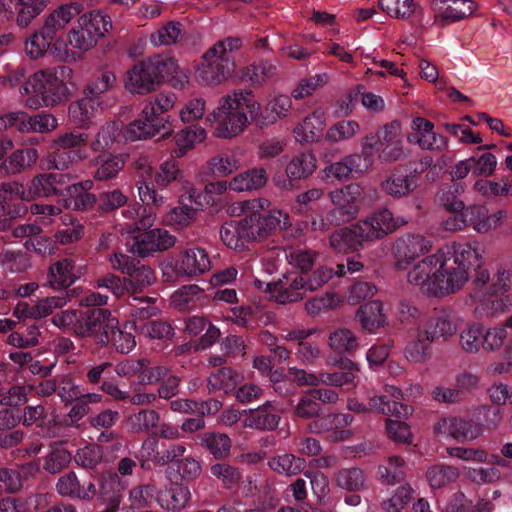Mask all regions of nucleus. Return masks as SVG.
Listing matches in <instances>:
<instances>
[{
	"instance_id": "obj_14",
	"label": "nucleus",
	"mask_w": 512,
	"mask_h": 512,
	"mask_svg": "<svg viewBox=\"0 0 512 512\" xmlns=\"http://www.w3.org/2000/svg\"><path fill=\"white\" fill-rule=\"evenodd\" d=\"M171 132V123L163 116H156L154 106H145L139 117L126 127L124 137L128 141L134 142L155 136L165 138Z\"/></svg>"
},
{
	"instance_id": "obj_42",
	"label": "nucleus",
	"mask_w": 512,
	"mask_h": 512,
	"mask_svg": "<svg viewBox=\"0 0 512 512\" xmlns=\"http://www.w3.org/2000/svg\"><path fill=\"white\" fill-rule=\"evenodd\" d=\"M324 112L315 110L306 116L294 129L295 139L300 143H311L318 139L323 129Z\"/></svg>"
},
{
	"instance_id": "obj_6",
	"label": "nucleus",
	"mask_w": 512,
	"mask_h": 512,
	"mask_svg": "<svg viewBox=\"0 0 512 512\" xmlns=\"http://www.w3.org/2000/svg\"><path fill=\"white\" fill-rule=\"evenodd\" d=\"M241 46L239 37H226L216 42L203 56V62L197 69L198 80L206 85H215L228 79L235 70V53Z\"/></svg>"
},
{
	"instance_id": "obj_39",
	"label": "nucleus",
	"mask_w": 512,
	"mask_h": 512,
	"mask_svg": "<svg viewBox=\"0 0 512 512\" xmlns=\"http://www.w3.org/2000/svg\"><path fill=\"white\" fill-rule=\"evenodd\" d=\"M117 320L106 325L107 332H102L98 336V343L102 345H112L122 354L129 353L136 345L135 337L126 331L117 327Z\"/></svg>"
},
{
	"instance_id": "obj_36",
	"label": "nucleus",
	"mask_w": 512,
	"mask_h": 512,
	"mask_svg": "<svg viewBox=\"0 0 512 512\" xmlns=\"http://www.w3.org/2000/svg\"><path fill=\"white\" fill-rule=\"evenodd\" d=\"M312 334L313 330L297 329L289 331L285 336H283V338L288 341L297 342L295 355L302 363L305 364L313 363L320 355L318 345L307 340Z\"/></svg>"
},
{
	"instance_id": "obj_22",
	"label": "nucleus",
	"mask_w": 512,
	"mask_h": 512,
	"mask_svg": "<svg viewBox=\"0 0 512 512\" xmlns=\"http://www.w3.org/2000/svg\"><path fill=\"white\" fill-rule=\"evenodd\" d=\"M77 327L75 334L80 337L95 335L98 343V336L102 332H107L106 325L115 322V318L111 316L108 309L102 307H86L78 310Z\"/></svg>"
},
{
	"instance_id": "obj_50",
	"label": "nucleus",
	"mask_w": 512,
	"mask_h": 512,
	"mask_svg": "<svg viewBox=\"0 0 512 512\" xmlns=\"http://www.w3.org/2000/svg\"><path fill=\"white\" fill-rule=\"evenodd\" d=\"M377 479L385 485H394L404 481L406 477V462L400 456H390L377 469Z\"/></svg>"
},
{
	"instance_id": "obj_37",
	"label": "nucleus",
	"mask_w": 512,
	"mask_h": 512,
	"mask_svg": "<svg viewBox=\"0 0 512 512\" xmlns=\"http://www.w3.org/2000/svg\"><path fill=\"white\" fill-rule=\"evenodd\" d=\"M146 183H153V186L157 185L161 190L160 193H163L164 188H168L170 186L181 185L183 188H186V184L188 182L184 179V172L179 168V163L175 160H168L163 162L159 169L155 172L153 176V181H145Z\"/></svg>"
},
{
	"instance_id": "obj_21",
	"label": "nucleus",
	"mask_w": 512,
	"mask_h": 512,
	"mask_svg": "<svg viewBox=\"0 0 512 512\" xmlns=\"http://www.w3.org/2000/svg\"><path fill=\"white\" fill-rule=\"evenodd\" d=\"M301 274L289 272L277 281L265 284V292L269 293L276 302L287 304L302 300L306 291Z\"/></svg>"
},
{
	"instance_id": "obj_63",
	"label": "nucleus",
	"mask_w": 512,
	"mask_h": 512,
	"mask_svg": "<svg viewBox=\"0 0 512 512\" xmlns=\"http://www.w3.org/2000/svg\"><path fill=\"white\" fill-rule=\"evenodd\" d=\"M98 167L94 172V178L98 181H106L115 178L123 169L125 160L121 155L99 158Z\"/></svg>"
},
{
	"instance_id": "obj_58",
	"label": "nucleus",
	"mask_w": 512,
	"mask_h": 512,
	"mask_svg": "<svg viewBox=\"0 0 512 512\" xmlns=\"http://www.w3.org/2000/svg\"><path fill=\"white\" fill-rule=\"evenodd\" d=\"M276 67L268 61L253 63L241 71V79L253 86H260L274 74Z\"/></svg>"
},
{
	"instance_id": "obj_24",
	"label": "nucleus",
	"mask_w": 512,
	"mask_h": 512,
	"mask_svg": "<svg viewBox=\"0 0 512 512\" xmlns=\"http://www.w3.org/2000/svg\"><path fill=\"white\" fill-rule=\"evenodd\" d=\"M28 199L24 185L17 182L3 183L0 186V216L23 217L28 212L24 200Z\"/></svg>"
},
{
	"instance_id": "obj_51",
	"label": "nucleus",
	"mask_w": 512,
	"mask_h": 512,
	"mask_svg": "<svg viewBox=\"0 0 512 512\" xmlns=\"http://www.w3.org/2000/svg\"><path fill=\"white\" fill-rule=\"evenodd\" d=\"M160 421V415L153 409H141L131 414L127 419V425L133 433L155 434L154 429Z\"/></svg>"
},
{
	"instance_id": "obj_4",
	"label": "nucleus",
	"mask_w": 512,
	"mask_h": 512,
	"mask_svg": "<svg viewBox=\"0 0 512 512\" xmlns=\"http://www.w3.org/2000/svg\"><path fill=\"white\" fill-rule=\"evenodd\" d=\"M70 74L71 70L65 66L54 70H42L29 76L19 91L23 95H32L27 100L30 107L53 106L66 100L70 95L73 85L64 81V77Z\"/></svg>"
},
{
	"instance_id": "obj_33",
	"label": "nucleus",
	"mask_w": 512,
	"mask_h": 512,
	"mask_svg": "<svg viewBox=\"0 0 512 512\" xmlns=\"http://www.w3.org/2000/svg\"><path fill=\"white\" fill-rule=\"evenodd\" d=\"M195 444L208 452L215 460H223L229 456L232 447L230 437L225 433L206 431L194 437Z\"/></svg>"
},
{
	"instance_id": "obj_25",
	"label": "nucleus",
	"mask_w": 512,
	"mask_h": 512,
	"mask_svg": "<svg viewBox=\"0 0 512 512\" xmlns=\"http://www.w3.org/2000/svg\"><path fill=\"white\" fill-rule=\"evenodd\" d=\"M70 181L67 173H43L34 177L28 185L29 198L59 196L63 198L66 187Z\"/></svg>"
},
{
	"instance_id": "obj_1",
	"label": "nucleus",
	"mask_w": 512,
	"mask_h": 512,
	"mask_svg": "<svg viewBox=\"0 0 512 512\" xmlns=\"http://www.w3.org/2000/svg\"><path fill=\"white\" fill-rule=\"evenodd\" d=\"M470 243H454L425 257L408 273V281L429 296H445L460 290L468 281V270L479 265Z\"/></svg>"
},
{
	"instance_id": "obj_27",
	"label": "nucleus",
	"mask_w": 512,
	"mask_h": 512,
	"mask_svg": "<svg viewBox=\"0 0 512 512\" xmlns=\"http://www.w3.org/2000/svg\"><path fill=\"white\" fill-rule=\"evenodd\" d=\"M431 6L436 14V21L442 26L471 16L477 7L472 0H432Z\"/></svg>"
},
{
	"instance_id": "obj_49",
	"label": "nucleus",
	"mask_w": 512,
	"mask_h": 512,
	"mask_svg": "<svg viewBox=\"0 0 512 512\" xmlns=\"http://www.w3.org/2000/svg\"><path fill=\"white\" fill-rule=\"evenodd\" d=\"M267 179L264 168H254L235 176L229 182V188L237 192L257 190L266 184Z\"/></svg>"
},
{
	"instance_id": "obj_26",
	"label": "nucleus",
	"mask_w": 512,
	"mask_h": 512,
	"mask_svg": "<svg viewBox=\"0 0 512 512\" xmlns=\"http://www.w3.org/2000/svg\"><path fill=\"white\" fill-rule=\"evenodd\" d=\"M174 243V237L167 230L156 228L136 236L130 251L133 255L137 254L139 257L145 258L154 252L169 249Z\"/></svg>"
},
{
	"instance_id": "obj_3",
	"label": "nucleus",
	"mask_w": 512,
	"mask_h": 512,
	"mask_svg": "<svg viewBox=\"0 0 512 512\" xmlns=\"http://www.w3.org/2000/svg\"><path fill=\"white\" fill-rule=\"evenodd\" d=\"M406 223L403 217H394L390 210L381 209L349 227L335 230L329 244L335 252H355L364 242L382 239Z\"/></svg>"
},
{
	"instance_id": "obj_57",
	"label": "nucleus",
	"mask_w": 512,
	"mask_h": 512,
	"mask_svg": "<svg viewBox=\"0 0 512 512\" xmlns=\"http://www.w3.org/2000/svg\"><path fill=\"white\" fill-rule=\"evenodd\" d=\"M128 201V197L119 189L107 190L99 193L96 202V212L100 215H106L123 207Z\"/></svg>"
},
{
	"instance_id": "obj_54",
	"label": "nucleus",
	"mask_w": 512,
	"mask_h": 512,
	"mask_svg": "<svg viewBox=\"0 0 512 512\" xmlns=\"http://www.w3.org/2000/svg\"><path fill=\"white\" fill-rule=\"evenodd\" d=\"M382 189L388 195L400 198L414 191L416 189V182L412 176L395 172L382 183Z\"/></svg>"
},
{
	"instance_id": "obj_53",
	"label": "nucleus",
	"mask_w": 512,
	"mask_h": 512,
	"mask_svg": "<svg viewBox=\"0 0 512 512\" xmlns=\"http://www.w3.org/2000/svg\"><path fill=\"white\" fill-rule=\"evenodd\" d=\"M238 383V374L230 367H222L207 379L209 393L223 391L225 394L234 390Z\"/></svg>"
},
{
	"instance_id": "obj_44",
	"label": "nucleus",
	"mask_w": 512,
	"mask_h": 512,
	"mask_svg": "<svg viewBox=\"0 0 512 512\" xmlns=\"http://www.w3.org/2000/svg\"><path fill=\"white\" fill-rule=\"evenodd\" d=\"M126 486L116 472L103 473L99 480V499L101 502L120 504Z\"/></svg>"
},
{
	"instance_id": "obj_55",
	"label": "nucleus",
	"mask_w": 512,
	"mask_h": 512,
	"mask_svg": "<svg viewBox=\"0 0 512 512\" xmlns=\"http://www.w3.org/2000/svg\"><path fill=\"white\" fill-rule=\"evenodd\" d=\"M71 460L72 453L63 446V443H54L44 459L43 468L51 474H56L65 469Z\"/></svg>"
},
{
	"instance_id": "obj_5",
	"label": "nucleus",
	"mask_w": 512,
	"mask_h": 512,
	"mask_svg": "<svg viewBox=\"0 0 512 512\" xmlns=\"http://www.w3.org/2000/svg\"><path fill=\"white\" fill-rule=\"evenodd\" d=\"M177 70V61L157 54L135 63L128 71L125 88L133 94H148L158 89Z\"/></svg>"
},
{
	"instance_id": "obj_17",
	"label": "nucleus",
	"mask_w": 512,
	"mask_h": 512,
	"mask_svg": "<svg viewBox=\"0 0 512 512\" xmlns=\"http://www.w3.org/2000/svg\"><path fill=\"white\" fill-rule=\"evenodd\" d=\"M49 0H0V23L15 19L20 28H26L41 14Z\"/></svg>"
},
{
	"instance_id": "obj_56",
	"label": "nucleus",
	"mask_w": 512,
	"mask_h": 512,
	"mask_svg": "<svg viewBox=\"0 0 512 512\" xmlns=\"http://www.w3.org/2000/svg\"><path fill=\"white\" fill-rule=\"evenodd\" d=\"M378 6L390 17L411 20L418 6L414 0H378Z\"/></svg>"
},
{
	"instance_id": "obj_31",
	"label": "nucleus",
	"mask_w": 512,
	"mask_h": 512,
	"mask_svg": "<svg viewBox=\"0 0 512 512\" xmlns=\"http://www.w3.org/2000/svg\"><path fill=\"white\" fill-rule=\"evenodd\" d=\"M436 430L440 433L449 434L459 442L474 440L483 432L480 424L457 417L442 419L437 423Z\"/></svg>"
},
{
	"instance_id": "obj_40",
	"label": "nucleus",
	"mask_w": 512,
	"mask_h": 512,
	"mask_svg": "<svg viewBox=\"0 0 512 512\" xmlns=\"http://www.w3.org/2000/svg\"><path fill=\"white\" fill-rule=\"evenodd\" d=\"M38 159L35 148L18 149L0 164L1 175L17 174L32 166Z\"/></svg>"
},
{
	"instance_id": "obj_45",
	"label": "nucleus",
	"mask_w": 512,
	"mask_h": 512,
	"mask_svg": "<svg viewBox=\"0 0 512 512\" xmlns=\"http://www.w3.org/2000/svg\"><path fill=\"white\" fill-rule=\"evenodd\" d=\"M206 137V131L198 124L186 126L177 132L174 136L176 148L172 151V156L180 158L189 149L193 148L198 142H201Z\"/></svg>"
},
{
	"instance_id": "obj_43",
	"label": "nucleus",
	"mask_w": 512,
	"mask_h": 512,
	"mask_svg": "<svg viewBox=\"0 0 512 512\" xmlns=\"http://www.w3.org/2000/svg\"><path fill=\"white\" fill-rule=\"evenodd\" d=\"M487 209L483 205H470L459 212L458 215L449 217L444 221L443 227L448 231L463 229L467 224L480 225L486 218Z\"/></svg>"
},
{
	"instance_id": "obj_61",
	"label": "nucleus",
	"mask_w": 512,
	"mask_h": 512,
	"mask_svg": "<svg viewBox=\"0 0 512 512\" xmlns=\"http://www.w3.org/2000/svg\"><path fill=\"white\" fill-rule=\"evenodd\" d=\"M328 344L336 353H346L349 355L352 354L359 345L353 332L346 328L337 329L331 333Z\"/></svg>"
},
{
	"instance_id": "obj_13",
	"label": "nucleus",
	"mask_w": 512,
	"mask_h": 512,
	"mask_svg": "<svg viewBox=\"0 0 512 512\" xmlns=\"http://www.w3.org/2000/svg\"><path fill=\"white\" fill-rule=\"evenodd\" d=\"M139 197L143 205H138L131 209L123 210L124 217L134 220L137 230L150 228L156 217V209L161 207L167 195L162 194L154 188L153 183L142 182L138 187Z\"/></svg>"
},
{
	"instance_id": "obj_2",
	"label": "nucleus",
	"mask_w": 512,
	"mask_h": 512,
	"mask_svg": "<svg viewBox=\"0 0 512 512\" xmlns=\"http://www.w3.org/2000/svg\"><path fill=\"white\" fill-rule=\"evenodd\" d=\"M269 201L264 198L242 202L244 217L240 221H229L220 228L223 243L235 250H244L249 242L268 236L277 227H281L282 213L278 210H266Z\"/></svg>"
},
{
	"instance_id": "obj_28",
	"label": "nucleus",
	"mask_w": 512,
	"mask_h": 512,
	"mask_svg": "<svg viewBox=\"0 0 512 512\" xmlns=\"http://www.w3.org/2000/svg\"><path fill=\"white\" fill-rule=\"evenodd\" d=\"M93 181L85 180L66 187L65 194L60 200L66 209L73 211H96L97 196L90 193Z\"/></svg>"
},
{
	"instance_id": "obj_52",
	"label": "nucleus",
	"mask_w": 512,
	"mask_h": 512,
	"mask_svg": "<svg viewBox=\"0 0 512 512\" xmlns=\"http://www.w3.org/2000/svg\"><path fill=\"white\" fill-rule=\"evenodd\" d=\"M306 460L291 453L275 455L268 460V466L278 474L293 476L306 468Z\"/></svg>"
},
{
	"instance_id": "obj_9",
	"label": "nucleus",
	"mask_w": 512,
	"mask_h": 512,
	"mask_svg": "<svg viewBox=\"0 0 512 512\" xmlns=\"http://www.w3.org/2000/svg\"><path fill=\"white\" fill-rule=\"evenodd\" d=\"M111 28L112 22L108 15L92 11L78 19L68 35V42L73 48L85 52L94 47Z\"/></svg>"
},
{
	"instance_id": "obj_47",
	"label": "nucleus",
	"mask_w": 512,
	"mask_h": 512,
	"mask_svg": "<svg viewBox=\"0 0 512 512\" xmlns=\"http://www.w3.org/2000/svg\"><path fill=\"white\" fill-rule=\"evenodd\" d=\"M423 332L424 336L428 337L430 341H435L440 338L446 340L449 336L454 334L455 326L447 311H435L429 318L426 329Z\"/></svg>"
},
{
	"instance_id": "obj_32",
	"label": "nucleus",
	"mask_w": 512,
	"mask_h": 512,
	"mask_svg": "<svg viewBox=\"0 0 512 512\" xmlns=\"http://www.w3.org/2000/svg\"><path fill=\"white\" fill-rule=\"evenodd\" d=\"M280 409L273 401H266L247 413L246 425L260 431H274L280 423Z\"/></svg>"
},
{
	"instance_id": "obj_19",
	"label": "nucleus",
	"mask_w": 512,
	"mask_h": 512,
	"mask_svg": "<svg viewBox=\"0 0 512 512\" xmlns=\"http://www.w3.org/2000/svg\"><path fill=\"white\" fill-rule=\"evenodd\" d=\"M248 112L250 120L255 122L260 128L275 123L278 119L287 115L291 108L292 100L287 95H278L271 99L267 105L261 109L260 104L254 100L252 91L249 95Z\"/></svg>"
},
{
	"instance_id": "obj_62",
	"label": "nucleus",
	"mask_w": 512,
	"mask_h": 512,
	"mask_svg": "<svg viewBox=\"0 0 512 512\" xmlns=\"http://www.w3.org/2000/svg\"><path fill=\"white\" fill-rule=\"evenodd\" d=\"M65 228L55 233L56 240L63 244H70L80 240L84 235L83 225L73 216L65 214L61 217Z\"/></svg>"
},
{
	"instance_id": "obj_35",
	"label": "nucleus",
	"mask_w": 512,
	"mask_h": 512,
	"mask_svg": "<svg viewBox=\"0 0 512 512\" xmlns=\"http://www.w3.org/2000/svg\"><path fill=\"white\" fill-rule=\"evenodd\" d=\"M102 102V99L90 98L84 94L82 98L69 105L68 116L70 121L79 127L87 126L95 117Z\"/></svg>"
},
{
	"instance_id": "obj_30",
	"label": "nucleus",
	"mask_w": 512,
	"mask_h": 512,
	"mask_svg": "<svg viewBox=\"0 0 512 512\" xmlns=\"http://www.w3.org/2000/svg\"><path fill=\"white\" fill-rule=\"evenodd\" d=\"M412 133L408 135L410 143L418 144L422 149L441 151L447 147V138L433 131L434 124L422 117L411 122Z\"/></svg>"
},
{
	"instance_id": "obj_34",
	"label": "nucleus",
	"mask_w": 512,
	"mask_h": 512,
	"mask_svg": "<svg viewBox=\"0 0 512 512\" xmlns=\"http://www.w3.org/2000/svg\"><path fill=\"white\" fill-rule=\"evenodd\" d=\"M190 498V489L186 485L174 483L159 490L156 501L165 510L179 512L185 508Z\"/></svg>"
},
{
	"instance_id": "obj_16",
	"label": "nucleus",
	"mask_w": 512,
	"mask_h": 512,
	"mask_svg": "<svg viewBox=\"0 0 512 512\" xmlns=\"http://www.w3.org/2000/svg\"><path fill=\"white\" fill-rule=\"evenodd\" d=\"M511 283V274L505 270L498 271L496 279L489 287V293L484 292L475 295L478 302L475 306L474 313L477 317H494L505 311L507 306L505 300L499 297L507 291Z\"/></svg>"
},
{
	"instance_id": "obj_48",
	"label": "nucleus",
	"mask_w": 512,
	"mask_h": 512,
	"mask_svg": "<svg viewBox=\"0 0 512 512\" xmlns=\"http://www.w3.org/2000/svg\"><path fill=\"white\" fill-rule=\"evenodd\" d=\"M75 265L71 259L64 258L49 268L48 282L56 289H66L75 282Z\"/></svg>"
},
{
	"instance_id": "obj_46",
	"label": "nucleus",
	"mask_w": 512,
	"mask_h": 512,
	"mask_svg": "<svg viewBox=\"0 0 512 512\" xmlns=\"http://www.w3.org/2000/svg\"><path fill=\"white\" fill-rule=\"evenodd\" d=\"M464 193V184L453 183L442 187L436 195V202L439 206L443 207L447 212L458 215L464 209V200L462 194Z\"/></svg>"
},
{
	"instance_id": "obj_64",
	"label": "nucleus",
	"mask_w": 512,
	"mask_h": 512,
	"mask_svg": "<svg viewBox=\"0 0 512 512\" xmlns=\"http://www.w3.org/2000/svg\"><path fill=\"white\" fill-rule=\"evenodd\" d=\"M322 404L317 402L315 398L310 396V391L307 390L300 396L297 404L293 410V416L303 420L316 419L322 414Z\"/></svg>"
},
{
	"instance_id": "obj_12",
	"label": "nucleus",
	"mask_w": 512,
	"mask_h": 512,
	"mask_svg": "<svg viewBox=\"0 0 512 512\" xmlns=\"http://www.w3.org/2000/svg\"><path fill=\"white\" fill-rule=\"evenodd\" d=\"M139 197L143 205H138L131 209L123 210L124 217L134 220L137 230L150 228L156 217V209L161 207L167 195L162 194L154 188L153 183L142 182L138 187Z\"/></svg>"
},
{
	"instance_id": "obj_8",
	"label": "nucleus",
	"mask_w": 512,
	"mask_h": 512,
	"mask_svg": "<svg viewBox=\"0 0 512 512\" xmlns=\"http://www.w3.org/2000/svg\"><path fill=\"white\" fill-rule=\"evenodd\" d=\"M250 90H240L228 95L212 116L217 123L215 134L220 138H231L243 131L250 120L248 112Z\"/></svg>"
},
{
	"instance_id": "obj_18",
	"label": "nucleus",
	"mask_w": 512,
	"mask_h": 512,
	"mask_svg": "<svg viewBox=\"0 0 512 512\" xmlns=\"http://www.w3.org/2000/svg\"><path fill=\"white\" fill-rule=\"evenodd\" d=\"M168 267L177 277L193 278L209 271L211 260L203 248L193 247L173 257Z\"/></svg>"
},
{
	"instance_id": "obj_60",
	"label": "nucleus",
	"mask_w": 512,
	"mask_h": 512,
	"mask_svg": "<svg viewBox=\"0 0 512 512\" xmlns=\"http://www.w3.org/2000/svg\"><path fill=\"white\" fill-rule=\"evenodd\" d=\"M88 139L89 137L86 133L80 131H72L60 135L54 141V146L60 147L61 149L68 152L74 150V152H76L82 160L86 157L85 146L88 142Z\"/></svg>"
},
{
	"instance_id": "obj_11",
	"label": "nucleus",
	"mask_w": 512,
	"mask_h": 512,
	"mask_svg": "<svg viewBox=\"0 0 512 512\" xmlns=\"http://www.w3.org/2000/svg\"><path fill=\"white\" fill-rule=\"evenodd\" d=\"M109 262L113 269L126 275L125 281L128 291H142L154 283L156 277L151 267L142 264L134 255L115 252L110 256Z\"/></svg>"
},
{
	"instance_id": "obj_23",
	"label": "nucleus",
	"mask_w": 512,
	"mask_h": 512,
	"mask_svg": "<svg viewBox=\"0 0 512 512\" xmlns=\"http://www.w3.org/2000/svg\"><path fill=\"white\" fill-rule=\"evenodd\" d=\"M430 241L419 234H405L393 245V255L399 269H406L417 257L430 250Z\"/></svg>"
},
{
	"instance_id": "obj_15",
	"label": "nucleus",
	"mask_w": 512,
	"mask_h": 512,
	"mask_svg": "<svg viewBox=\"0 0 512 512\" xmlns=\"http://www.w3.org/2000/svg\"><path fill=\"white\" fill-rule=\"evenodd\" d=\"M57 124V119L46 112L29 115L24 111H16L0 116V131L15 129L19 132L46 133L55 129Z\"/></svg>"
},
{
	"instance_id": "obj_29",
	"label": "nucleus",
	"mask_w": 512,
	"mask_h": 512,
	"mask_svg": "<svg viewBox=\"0 0 512 512\" xmlns=\"http://www.w3.org/2000/svg\"><path fill=\"white\" fill-rule=\"evenodd\" d=\"M352 420L353 417L350 414H321L309 423L308 428L312 433H330L329 438L334 441H342L349 435V431L344 428L349 426Z\"/></svg>"
},
{
	"instance_id": "obj_20",
	"label": "nucleus",
	"mask_w": 512,
	"mask_h": 512,
	"mask_svg": "<svg viewBox=\"0 0 512 512\" xmlns=\"http://www.w3.org/2000/svg\"><path fill=\"white\" fill-rule=\"evenodd\" d=\"M317 168V160L310 152H301L295 155L286 165L285 176L276 177V186L291 190L300 180L309 178Z\"/></svg>"
},
{
	"instance_id": "obj_10",
	"label": "nucleus",
	"mask_w": 512,
	"mask_h": 512,
	"mask_svg": "<svg viewBox=\"0 0 512 512\" xmlns=\"http://www.w3.org/2000/svg\"><path fill=\"white\" fill-rule=\"evenodd\" d=\"M403 399L402 391L395 386H386L385 394L372 397L368 405L359 402L356 399L348 401V409L356 413H365L368 411H377L384 415L396 417H407L413 411L412 407L401 402Z\"/></svg>"
},
{
	"instance_id": "obj_59",
	"label": "nucleus",
	"mask_w": 512,
	"mask_h": 512,
	"mask_svg": "<svg viewBox=\"0 0 512 512\" xmlns=\"http://www.w3.org/2000/svg\"><path fill=\"white\" fill-rule=\"evenodd\" d=\"M202 293V289L196 285H185L171 297L172 305L180 311H188L196 307L199 301V296Z\"/></svg>"
},
{
	"instance_id": "obj_41",
	"label": "nucleus",
	"mask_w": 512,
	"mask_h": 512,
	"mask_svg": "<svg viewBox=\"0 0 512 512\" xmlns=\"http://www.w3.org/2000/svg\"><path fill=\"white\" fill-rule=\"evenodd\" d=\"M356 319L365 331L374 333L385 324L383 304L374 300L361 305L357 310Z\"/></svg>"
},
{
	"instance_id": "obj_7",
	"label": "nucleus",
	"mask_w": 512,
	"mask_h": 512,
	"mask_svg": "<svg viewBox=\"0 0 512 512\" xmlns=\"http://www.w3.org/2000/svg\"><path fill=\"white\" fill-rule=\"evenodd\" d=\"M80 4L71 3L61 5L50 13L41 29L35 31L25 43V51L31 59L42 56L49 47L58 39V35L66 25L79 13Z\"/></svg>"
},
{
	"instance_id": "obj_38",
	"label": "nucleus",
	"mask_w": 512,
	"mask_h": 512,
	"mask_svg": "<svg viewBox=\"0 0 512 512\" xmlns=\"http://www.w3.org/2000/svg\"><path fill=\"white\" fill-rule=\"evenodd\" d=\"M336 486L347 492H362L368 489L367 475L359 467L341 468L335 472Z\"/></svg>"
}]
</instances>
